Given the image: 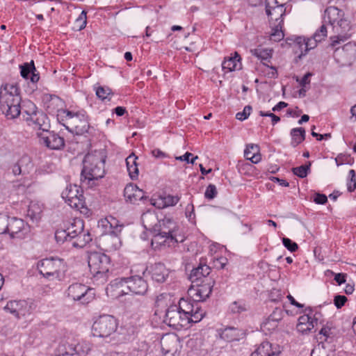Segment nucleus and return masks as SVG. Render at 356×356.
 <instances>
[{"instance_id":"obj_37","label":"nucleus","mask_w":356,"mask_h":356,"mask_svg":"<svg viewBox=\"0 0 356 356\" xmlns=\"http://www.w3.org/2000/svg\"><path fill=\"white\" fill-rule=\"evenodd\" d=\"M67 233L70 235V241H72L77 234L84 229L83 220L80 218H75L67 228Z\"/></svg>"},{"instance_id":"obj_31","label":"nucleus","mask_w":356,"mask_h":356,"mask_svg":"<svg viewBox=\"0 0 356 356\" xmlns=\"http://www.w3.org/2000/svg\"><path fill=\"white\" fill-rule=\"evenodd\" d=\"M259 151V145L248 144L244 150V156L246 159L250 160L252 163H258L261 159Z\"/></svg>"},{"instance_id":"obj_59","label":"nucleus","mask_w":356,"mask_h":356,"mask_svg":"<svg viewBox=\"0 0 356 356\" xmlns=\"http://www.w3.org/2000/svg\"><path fill=\"white\" fill-rule=\"evenodd\" d=\"M259 115L262 117H270L271 118L273 125H275V124L280 121V117L277 116L276 115L270 112H264L261 111H259Z\"/></svg>"},{"instance_id":"obj_58","label":"nucleus","mask_w":356,"mask_h":356,"mask_svg":"<svg viewBox=\"0 0 356 356\" xmlns=\"http://www.w3.org/2000/svg\"><path fill=\"white\" fill-rule=\"evenodd\" d=\"M348 300L347 298L345 296L337 295L334 298V305L337 309L341 308Z\"/></svg>"},{"instance_id":"obj_11","label":"nucleus","mask_w":356,"mask_h":356,"mask_svg":"<svg viewBox=\"0 0 356 356\" xmlns=\"http://www.w3.org/2000/svg\"><path fill=\"white\" fill-rule=\"evenodd\" d=\"M324 20L330 24L334 29H339L341 33L350 29V22L344 17V12L335 6H330L325 9Z\"/></svg>"},{"instance_id":"obj_35","label":"nucleus","mask_w":356,"mask_h":356,"mask_svg":"<svg viewBox=\"0 0 356 356\" xmlns=\"http://www.w3.org/2000/svg\"><path fill=\"white\" fill-rule=\"evenodd\" d=\"M137 159L138 157L134 154H131L125 160L129 175L133 180L136 179L138 177Z\"/></svg>"},{"instance_id":"obj_55","label":"nucleus","mask_w":356,"mask_h":356,"mask_svg":"<svg viewBox=\"0 0 356 356\" xmlns=\"http://www.w3.org/2000/svg\"><path fill=\"white\" fill-rule=\"evenodd\" d=\"M252 107L250 106H245L242 112L236 113V118L241 121L245 120L250 115Z\"/></svg>"},{"instance_id":"obj_64","label":"nucleus","mask_w":356,"mask_h":356,"mask_svg":"<svg viewBox=\"0 0 356 356\" xmlns=\"http://www.w3.org/2000/svg\"><path fill=\"white\" fill-rule=\"evenodd\" d=\"M199 269H200L202 271V275H203V280L205 278H209L208 277V275L211 273V268L209 266H207L206 264H204V265L200 264L199 266Z\"/></svg>"},{"instance_id":"obj_6","label":"nucleus","mask_w":356,"mask_h":356,"mask_svg":"<svg viewBox=\"0 0 356 356\" xmlns=\"http://www.w3.org/2000/svg\"><path fill=\"white\" fill-rule=\"evenodd\" d=\"M90 273L96 281L104 283L108 278L111 260L109 257L102 252H90L88 257Z\"/></svg>"},{"instance_id":"obj_18","label":"nucleus","mask_w":356,"mask_h":356,"mask_svg":"<svg viewBox=\"0 0 356 356\" xmlns=\"http://www.w3.org/2000/svg\"><path fill=\"white\" fill-rule=\"evenodd\" d=\"M31 305L25 300H10L4 307V310L17 318L31 313Z\"/></svg>"},{"instance_id":"obj_21","label":"nucleus","mask_w":356,"mask_h":356,"mask_svg":"<svg viewBox=\"0 0 356 356\" xmlns=\"http://www.w3.org/2000/svg\"><path fill=\"white\" fill-rule=\"evenodd\" d=\"M24 120L33 129L42 131L41 133L47 132L51 127L47 115L40 111L32 117H24Z\"/></svg>"},{"instance_id":"obj_14","label":"nucleus","mask_w":356,"mask_h":356,"mask_svg":"<svg viewBox=\"0 0 356 356\" xmlns=\"http://www.w3.org/2000/svg\"><path fill=\"white\" fill-rule=\"evenodd\" d=\"M67 296L74 301L88 304L95 298L94 289L81 283H74L69 286Z\"/></svg>"},{"instance_id":"obj_33","label":"nucleus","mask_w":356,"mask_h":356,"mask_svg":"<svg viewBox=\"0 0 356 356\" xmlns=\"http://www.w3.org/2000/svg\"><path fill=\"white\" fill-rule=\"evenodd\" d=\"M72 245L75 248H83L92 241L90 233L88 230L84 229L74 238H73Z\"/></svg>"},{"instance_id":"obj_61","label":"nucleus","mask_w":356,"mask_h":356,"mask_svg":"<svg viewBox=\"0 0 356 356\" xmlns=\"http://www.w3.org/2000/svg\"><path fill=\"white\" fill-rule=\"evenodd\" d=\"M312 73L307 72L300 80L298 79V77H296V81L299 82L302 87H307V85L310 83L309 78L312 76Z\"/></svg>"},{"instance_id":"obj_3","label":"nucleus","mask_w":356,"mask_h":356,"mask_svg":"<svg viewBox=\"0 0 356 356\" xmlns=\"http://www.w3.org/2000/svg\"><path fill=\"white\" fill-rule=\"evenodd\" d=\"M154 235L155 240L163 238V243L168 246H175L185 240L179 225L172 218L165 216L160 220Z\"/></svg>"},{"instance_id":"obj_20","label":"nucleus","mask_w":356,"mask_h":356,"mask_svg":"<svg viewBox=\"0 0 356 356\" xmlns=\"http://www.w3.org/2000/svg\"><path fill=\"white\" fill-rule=\"evenodd\" d=\"M7 233L12 238H24L30 231L29 225L22 219L13 217L10 218Z\"/></svg>"},{"instance_id":"obj_9","label":"nucleus","mask_w":356,"mask_h":356,"mask_svg":"<svg viewBox=\"0 0 356 356\" xmlns=\"http://www.w3.org/2000/svg\"><path fill=\"white\" fill-rule=\"evenodd\" d=\"M37 268L43 277L50 280L60 279L65 270L63 260L58 258L44 259L38 263Z\"/></svg>"},{"instance_id":"obj_36","label":"nucleus","mask_w":356,"mask_h":356,"mask_svg":"<svg viewBox=\"0 0 356 356\" xmlns=\"http://www.w3.org/2000/svg\"><path fill=\"white\" fill-rule=\"evenodd\" d=\"M290 135L291 137V145L296 147L305 140V129L302 127L293 128L291 130Z\"/></svg>"},{"instance_id":"obj_30","label":"nucleus","mask_w":356,"mask_h":356,"mask_svg":"<svg viewBox=\"0 0 356 356\" xmlns=\"http://www.w3.org/2000/svg\"><path fill=\"white\" fill-rule=\"evenodd\" d=\"M295 42L301 49L300 56H305L310 49L315 48L318 42H320L314 38V35L312 38L307 39L304 37H298Z\"/></svg>"},{"instance_id":"obj_54","label":"nucleus","mask_w":356,"mask_h":356,"mask_svg":"<svg viewBox=\"0 0 356 356\" xmlns=\"http://www.w3.org/2000/svg\"><path fill=\"white\" fill-rule=\"evenodd\" d=\"M283 310L280 308H275L268 318L279 323V322L283 318Z\"/></svg>"},{"instance_id":"obj_60","label":"nucleus","mask_w":356,"mask_h":356,"mask_svg":"<svg viewBox=\"0 0 356 356\" xmlns=\"http://www.w3.org/2000/svg\"><path fill=\"white\" fill-rule=\"evenodd\" d=\"M193 156V154L190 152H186L184 155L182 156H177L175 159L176 160H179V161H186L187 163H192L193 164L195 161L196 159H197L198 156H196L195 157H193L191 160L189 159V157Z\"/></svg>"},{"instance_id":"obj_12","label":"nucleus","mask_w":356,"mask_h":356,"mask_svg":"<svg viewBox=\"0 0 356 356\" xmlns=\"http://www.w3.org/2000/svg\"><path fill=\"white\" fill-rule=\"evenodd\" d=\"M305 314L298 318V322L296 325V329L298 332L302 334L309 333L315 326H316L321 321V314L310 307L305 309Z\"/></svg>"},{"instance_id":"obj_10","label":"nucleus","mask_w":356,"mask_h":356,"mask_svg":"<svg viewBox=\"0 0 356 356\" xmlns=\"http://www.w3.org/2000/svg\"><path fill=\"white\" fill-rule=\"evenodd\" d=\"M200 302L193 300L181 298L177 305V307L186 316H188V321L192 323L200 322L205 315V312L200 306Z\"/></svg>"},{"instance_id":"obj_28","label":"nucleus","mask_w":356,"mask_h":356,"mask_svg":"<svg viewBox=\"0 0 356 356\" xmlns=\"http://www.w3.org/2000/svg\"><path fill=\"white\" fill-rule=\"evenodd\" d=\"M245 337V332L234 327H227L220 332V337L227 341H239Z\"/></svg>"},{"instance_id":"obj_29","label":"nucleus","mask_w":356,"mask_h":356,"mask_svg":"<svg viewBox=\"0 0 356 356\" xmlns=\"http://www.w3.org/2000/svg\"><path fill=\"white\" fill-rule=\"evenodd\" d=\"M20 74L26 79L30 78L31 81L33 83H37L40 79L38 73H36V69L34 65V62L31 60L30 63H25L23 65H19Z\"/></svg>"},{"instance_id":"obj_39","label":"nucleus","mask_w":356,"mask_h":356,"mask_svg":"<svg viewBox=\"0 0 356 356\" xmlns=\"http://www.w3.org/2000/svg\"><path fill=\"white\" fill-rule=\"evenodd\" d=\"M161 202L158 204L157 207L159 209H163L168 207H173L176 205L180 200V196L167 195L161 197Z\"/></svg>"},{"instance_id":"obj_26","label":"nucleus","mask_w":356,"mask_h":356,"mask_svg":"<svg viewBox=\"0 0 356 356\" xmlns=\"http://www.w3.org/2000/svg\"><path fill=\"white\" fill-rule=\"evenodd\" d=\"M179 340L176 335H166L161 339V348L165 356H173L178 349Z\"/></svg>"},{"instance_id":"obj_5","label":"nucleus","mask_w":356,"mask_h":356,"mask_svg":"<svg viewBox=\"0 0 356 356\" xmlns=\"http://www.w3.org/2000/svg\"><path fill=\"white\" fill-rule=\"evenodd\" d=\"M266 13L272 25L270 40H281L284 36L282 31L283 17L285 15L284 4H278L277 0H266Z\"/></svg>"},{"instance_id":"obj_7","label":"nucleus","mask_w":356,"mask_h":356,"mask_svg":"<svg viewBox=\"0 0 356 356\" xmlns=\"http://www.w3.org/2000/svg\"><path fill=\"white\" fill-rule=\"evenodd\" d=\"M115 285L118 289L122 287L118 295L127 294L129 292L137 294L144 295L147 291V284L140 275H131L129 277H122L118 280H115Z\"/></svg>"},{"instance_id":"obj_16","label":"nucleus","mask_w":356,"mask_h":356,"mask_svg":"<svg viewBox=\"0 0 356 356\" xmlns=\"http://www.w3.org/2000/svg\"><path fill=\"white\" fill-rule=\"evenodd\" d=\"M214 284V280L212 278H205L201 281V283L197 284L196 286L193 285L189 289L188 293L198 302H203L211 295Z\"/></svg>"},{"instance_id":"obj_22","label":"nucleus","mask_w":356,"mask_h":356,"mask_svg":"<svg viewBox=\"0 0 356 356\" xmlns=\"http://www.w3.org/2000/svg\"><path fill=\"white\" fill-rule=\"evenodd\" d=\"M281 348L277 344H273L269 341L261 342L251 356H279Z\"/></svg>"},{"instance_id":"obj_4","label":"nucleus","mask_w":356,"mask_h":356,"mask_svg":"<svg viewBox=\"0 0 356 356\" xmlns=\"http://www.w3.org/2000/svg\"><path fill=\"white\" fill-rule=\"evenodd\" d=\"M59 116V122L69 131L77 135L88 132L90 124L88 116L85 111H62Z\"/></svg>"},{"instance_id":"obj_27","label":"nucleus","mask_w":356,"mask_h":356,"mask_svg":"<svg viewBox=\"0 0 356 356\" xmlns=\"http://www.w3.org/2000/svg\"><path fill=\"white\" fill-rule=\"evenodd\" d=\"M149 273L151 275L152 280L158 282H164L168 277L169 271L165 265L161 263H156L152 264L149 268Z\"/></svg>"},{"instance_id":"obj_19","label":"nucleus","mask_w":356,"mask_h":356,"mask_svg":"<svg viewBox=\"0 0 356 356\" xmlns=\"http://www.w3.org/2000/svg\"><path fill=\"white\" fill-rule=\"evenodd\" d=\"M40 143L51 149H60L65 146V140L58 134L47 131L44 133H38Z\"/></svg>"},{"instance_id":"obj_53","label":"nucleus","mask_w":356,"mask_h":356,"mask_svg":"<svg viewBox=\"0 0 356 356\" xmlns=\"http://www.w3.org/2000/svg\"><path fill=\"white\" fill-rule=\"evenodd\" d=\"M189 278L193 283L203 279V275H202V271L199 269V266L191 270Z\"/></svg>"},{"instance_id":"obj_43","label":"nucleus","mask_w":356,"mask_h":356,"mask_svg":"<svg viewBox=\"0 0 356 356\" xmlns=\"http://www.w3.org/2000/svg\"><path fill=\"white\" fill-rule=\"evenodd\" d=\"M321 335L320 339L324 341H328V339L334 337L333 327L331 323H327L323 325L322 328L319 331Z\"/></svg>"},{"instance_id":"obj_44","label":"nucleus","mask_w":356,"mask_h":356,"mask_svg":"<svg viewBox=\"0 0 356 356\" xmlns=\"http://www.w3.org/2000/svg\"><path fill=\"white\" fill-rule=\"evenodd\" d=\"M278 324L277 322L269 318L268 317L261 323V329L266 334H270L278 327Z\"/></svg>"},{"instance_id":"obj_45","label":"nucleus","mask_w":356,"mask_h":356,"mask_svg":"<svg viewBox=\"0 0 356 356\" xmlns=\"http://www.w3.org/2000/svg\"><path fill=\"white\" fill-rule=\"evenodd\" d=\"M311 162L309 161L307 164L302 165L298 167L293 168V173L299 177L300 178H305L307 176L310 171Z\"/></svg>"},{"instance_id":"obj_63","label":"nucleus","mask_w":356,"mask_h":356,"mask_svg":"<svg viewBox=\"0 0 356 356\" xmlns=\"http://www.w3.org/2000/svg\"><path fill=\"white\" fill-rule=\"evenodd\" d=\"M152 154L153 156L157 159H164L169 157L168 155L161 151L160 149H154L152 151Z\"/></svg>"},{"instance_id":"obj_51","label":"nucleus","mask_w":356,"mask_h":356,"mask_svg":"<svg viewBox=\"0 0 356 356\" xmlns=\"http://www.w3.org/2000/svg\"><path fill=\"white\" fill-rule=\"evenodd\" d=\"M327 31L326 26L325 24H322L321 27L316 31L313 35L316 40L321 42L327 37Z\"/></svg>"},{"instance_id":"obj_34","label":"nucleus","mask_w":356,"mask_h":356,"mask_svg":"<svg viewBox=\"0 0 356 356\" xmlns=\"http://www.w3.org/2000/svg\"><path fill=\"white\" fill-rule=\"evenodd\" d=\"M240 60L241 57L239 54L237 52H235L234 56L225 58L222 63V67L223 70H227L228 72L234 71L240 68Z\"/></svg>"},{"instance_id":"obj_52","label":"nucleus","mask_w":356,"mask_h":356,"mask_svg":"<svg viewBox=\"0 0 356 356\" xmlns=\"http://www.w3.org/2000/svg\"><path fill=\"white\" fill-rule=\"evenodd\" d=\"M282 243L284 246L287 248L291 252L296 251L298 248V244L293 241H292L289 238H282Z\"/></svg>"},{"instance_id":"obj_25","label":"nucleus","mask_w":356,"mask_h":356,"mask_svg":"<svg viewBox=\"0 0 356 356\" xmlns=\"http://www.w3.org/2000/svg\"><path fill=\"white\" fill-rule=\"evenodd\" d=\"M141 220L144 228L154 236L159 224V219L154 211H147L143 213Z\"/></svg>"},{"instance_id":"obj_41","label":"nucleus","mask_w":356,"mask_h":356,"mask_svg":"<svg viewBox=\"0 0 356 356\" xmlns=\"http://www.w3.org/2000/svg\"><path fill=\"white\" fill-rule=\"evenodd\" d=\"M119 234L110 233L106 240L108 243L107 249L109 250H116L121 246V240L118 236Z\"/></svg>"},{"instance_id":"obj_24","label":"nucleus","mask_w":356,"mask_h":356,"mask_svg":"<svg viewBox=\"0 0 356 356\" xmlns=\"http://www.w3.org/2000/svg\"><path fill=\"white\" fill-rule=\"evenodd\" d=\"M124 197L126 202L131 204H136L137 202L147 198L145 192L134 184H129L125 186Z\"/></svg>"},{"instance_id":"obj_1","label":"nucleus","mask_w":356,"mask_h":356,"mask_svg":"<svg viewBox=\"0 0 356 356\" xmlns=\"http://www.w3.org/2000/svg\"><path fill=\"white\" fill-rule=\"evenodd\" d=\"M20 89L17 83H5L0 88V108L8 119L21 114Z\"/></svg>"},{"instance_id":"obj_57","label":"nucleus","mask_w":356,"mask_h":356,"mask_svg":"<svg viewBox=\"0 0 356 356\" xmlns=\"http://www.w3.org/2000/svg\"><path fill=\"white\" fill-rule=\"evenodd\" d=\"M87 13L85 10H83L79 15V17L76 19L75 23L81 22V24L79 25V31L83 29L87 24Z\"/></svg>"},{"instance_id":"obj_48","label":"nucleus","mask_w":356,"mask_h":356,"mask_svg":"<svg viewBox=\"0 0 356 356\" xmlns=\"http://www.w3.org/2000/svg\"><path fill=\"white\" fill-rule=\"evenodd\" d=\"M10 217L8 216L0 213V234H6L9 228V221Z\"/></svg>"},{"instance_id":"obj_40","label":"nucleus","mask_w":356,"mask_h":356,"mask_svg":"<svg viewBox=\"0 0 356 356\" xmlns=\"http://www.w3.org/2000/svg\"><path fill=\"white\" fill-rule=\"evenodd\" d=\"M248 305L241 300L233 302L230 304L229 307L230 312L234 314H240L248 311Z\"/></svg>"},{"instance_id":"obj_56","label":"nucleus","mask_w":356,"mask_h":356,"mask_svg":"<svg viewBox=\"0 0 356 356\" xmlns=\"http://www.w3.org/2000/svg\"><path fill=\"white\" fill-rule=\"evenodd\" d=\"M217 195V189L215 185L209 184L206 189L204 196L207 199L212 200Z\"/></svg>"},{"instance_id":"obj_23","label":"nucleus","mask_w":356,"mask_h":356,"mask_svg":"<svg viewBox=\"0 0 356 356\" xmlns=\"http://www.w3.org/2000/svg\"><path fill=\"white\" fill-rule=\"evenodd\" d=\"M33 165L29 156L24 154L21 156L12 166V172L14 175H28L33 169Z\"/></svg>"},{"instance_id":"obj_17","label":"nucleus","mask_w":356,"mask_h":356,"mask_svg":"<svg viewBox=\"0 0 356 356\" xmlns=\"http://www.w3.org/2000/svg\"><path fill=\"white\" fill-rule=\"evenodd\" d=\"M42 102L44 104V106L45 110L49 114L56 115L57 116V120L59 122V115L62 111H68V110L63 109L64 102L57 95H50V94H44L42 95Z\"/></svg>"},{"instance_id":"obj_49","label":"nucleus","mask_w":356,"mask_h":356,"mask_svg":"<svg viewBox=\"0 0 356 356\" xmlns=\"http://www.w3.org/2000/svg\"><path fill=\"white\" fill-rule=\"evenodd\" d=\"M66 229H58L55 233V238L58 243H64L65 241H70V235Z\"/></svg>"},{"instance_id":"obj_15","label":"nucleus","mask_w":356,"mask_h":356,"mask_svg":"<svg viewBox=\"0 0 356 356\" xmlns=\"http://www.w3.org/2000/svg\"><path fill=\"white\" fill-rule=\"evenodd\" d=\"M163 322L177 330L188 327L191 324L188 316L183 314L177 307V305H170L167 309Z\"/></svg>"},{"instance_id":"obj_32","label":"nucleus","mask_w":356,"mask_h":356,"mask_svg":"<svg viewBox=\"0 0 356 356\" xmlns=\"http://www.w3.org/2000/svg\"><path fill=\"white\" fill-rule=\"evenodd\" d=\"M250 53L265 65H268V63L270 62L272 58V50L270 49L258 47L250 49Z\"/></svg>"},{"instance_id":"obj_8","label":"nucleus","mask_w":356,"mask_h":356,"mask_svg":"<svg viewBox=\"0 0 356 356\" xmlns=\"http://www.w3.org/2000/svg\"><path fill=\"white\" fill-rule=\"evenodd\" d=\"M118 320L111 315L100 316L92 326V334L99 338H108L115 334L118 329Z\"/></svg>"},{"instance_id":"obj_38","label":"nucleus","mask_w":356,"mask_h":356,"mask_svg":"<svg viewBox=\"0 0 356 356\" xmlns=\"http://www.w3.org/2000/svg\"><path fill=\"white\" fill-rule=\"evenodd\" d=\"M42 205L37 202H31L27 210V217L32 221H38L41 218Z\"/></svg>"},{"instance_id":"obj_47","label":"nucleus","mask_w":356,"mask_h":356,"mask_svg":"<svg viewBox=\"0 0 356 356\" xmlns=\"http://www.w3.org/2000/svg\"><path fill=\"white\" fill-rule=\"evenodd\" d=\"M96 95L102 100H111V90L108 87L99 86L96 89Z\"/></svg>"},{"instance_id":"obj_62","label":"nucleus","mask_w":356,"mask_h":356,"mask_svg":"<svg viewBox=\"0 0 356 356\" xmlns=\"http://www.w3.org/2000/svg\"><path fill=\"white\" fill-rule=\"evenodd\" d=\"M314 202L318 204H325L327 202V197L325 195L321 193H316Z\"/></svg>"},{"instance_id":"obj_2","label":"nucleus","mask_w":356,"mask_h":356,"mask_svg":"<svg viewBox=\"0 0 356 356\" xmlns=\"http://www.w3.org/2000/svg\"><path fill=\"white\" fill-rule=\"evenodd\" d=\"M105 160L106 156L100 152L88 153L83 161V168L81 172V182L89 185L91 181L104 177Z\"/></svg>"},{"instance_id":"obj_42","label":"nucleus","mask_w":356,"mask_h":356,"mask_svg":"<svg viewBox=\"0 0 356 356\" xmlns=\"http://www.w3.org/2000/svg\"><path fill=\"white\" fill-rule=\"evenodd\" d=\"M39 111L35 104L31 101L24 102L22 108H21V113H22L24 118V117H32Z\"/></svg>"},{"instance_id":"obj_13","label":"nucleus","mask_w":356,"mask_h":356,"mask_svg":"<svg viewBox=\"0 0 356 356\" xmlns=\"http://www.w3.org/2000/svg\"><path fill=\"white\" fill-rule=\"evenodd\" d=\"M61 196L72 208L83 212L82 209H87L85 207V200L83 191L77 185H69L62 192Z\"/></svg>"},{"instance_id":"obj_46","label":"nucleus","mask_w":356,"mask_h":356,"mask_svg":"<svg viewBox=\"0 0 356 356\" xmlns=\"http://www.w3.org/2000/svg\"><path fill=\"white\" fill-rule=\"evenodd\" d=\"M108 224H109L110 228L112 229L110 233L120 234L122 231L123 225L120 224V222L114 217L109 216L106 218Z\"/></svg>"},{"instance_id":"obj_50","label":"nucleus","mask_w":356,"mask_h":356,"mask_svg":"<svg viewBox=\"0 0 356 356\" xmlns=\"http://www.w3.org/2000/svg\"><path fill=\"white\" fill-rule=\"evenodd\" d=\"M350 179L347 182V188L349 192H353L356 188V173L353 169L349 170Z\"/></svg>"}]
</instances>
